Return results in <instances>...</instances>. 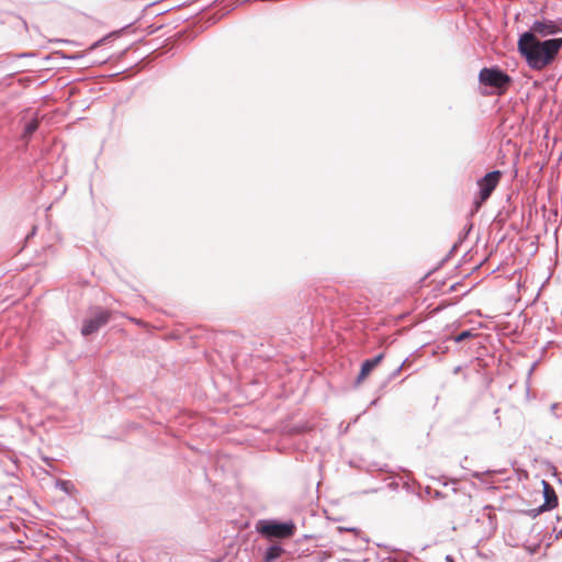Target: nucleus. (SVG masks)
I'll use <instances>...</instances> for the list:
<instances>
[{"mask_svg":"<svg viewBox=\"0 0 562 562\" xmlns=\"http://www.w3.org/2000/svg\"><path fill=\"white\" fill-rule=\"evenodd\" d=\"M517 46L530 68L542 70L558 56L562 48V37L541 42L532 33H524L520 35Z\"/></svg>","mask_w":562,"mask_h":562,"instance_id":"obj_1","label":"nucleus"},{"mask_svg":"<svg viewBox=\"0 0 562 562\" xmlns=\"http://www.w3.org/2000/svg\"><path fill=\"white\" fill-rule=\"evenodd\" d=\"M471 336H472L471 331H469V330L462 331L461 334H459L456 337V341H462V340H464V339H467V338H469Z\"/></svg>","mask_w":562,"mask_h":562,"instance_id":"obj_12","label":"nucleus"},{"mask_svg":"<svg viewBox=\"0 0 562 562\" xmlns=\"http://www.w3.org/2000/svg\"><path fill=\"white\" fill-rule=\"evenodd\" d=\"M543 487L544 504L540 507V512L550 510L558 506V496L554 488L547 482H541Z\"/></svg>","mask_w":562,"mask_h":562,"instance_id":"obj_7","label":"nucleus"},{"mask_svg":"<svg viewBox=\"0 0 562 562\" xmlns=\"http://www.w3.org/2000/svg\"><path fill=\"white\" fill-rule=\"evenodd\" d=\"M330 558H331V553L326 552V551L319 552L317 555L318 562H326Z\"/></svg>","mask_w":562,"mask_h":562,"instance_id":"obj_11","label":"nucleus"},{"mask_svg":"<svg viewBox=\"0 0 562 562\" xmlns=\"http://www.w3.org/2000/svg\"><path fill=\"white\" fill-rule=\"evenodd\" d=\"M502 178L499 170L487 172L482 179L477 181L479 193L474 198L472 213H476L483 203L491 196L492 192L498 186Z\"/></svg>","mask_w":562,"mask_h":562,"instance_id":"obj_2","label":"nucleus"},{"mask_svg":"<svg viewBox=\"0 0 562 562\" xmlns=\"http://www.w3.org/2000/svg\"><path fill=\"white\" fill-rule=\"evenodd\" d=\"M257 530L268 538L285 539L294 535L295 525L293 522L261 521Z\"/></svg>","mask_w":562,"mask_h":562,"instance_id":"obj_4","label":"nucleus"},{"mask_svg":"<svg viewBox=\"0 0 562 562\" xmlns=\"http://www.w3.org/2000/svg\"><path fill=\"white\" fill-rule=\"evenodd\" d=\"M561 31V27L559 24L551 20H542V21H536L529 33H532L535 36L536 34L546 37L549 35H553Z\"/></svg>","mask_w":562,"mask_h":562,"instance_id":"obj_6","label":"nucleus"},{"mask_svg":"<svg viewBox=\"0 0 562 562\" xmlns=\"http://www.w3.org/2000/svg\"><path fill=\"white\" fill-rule=\"evenodd\" d=\"M479 81L487 87L497 89L498 94L507 91L512 78L498 68H483L479 74Z\"/></svg>","mask_w":562,"mask_h":562,"instance_id":"obj_3","label":"nucleus"},{"mask_svg":"<svg viewBox=\"0 0 562 562\" xmlns=\"http://www.w3.org/2000/svg\"><path fill=\"white\" fill-rule=\"evenodd\" d=\"M111 318V312L106 310H98L95 314L86 319L81 327V334L83 336H89L95 331H98L102 326H104Z\"/></svg>","mask_w":562,"mask_h":562,"instance_id":"obj_5","label":"nucleus"},{"mask_svg":"<svg viewBox=\"0 0 562 562\" xmlns=\"http://www.w3.org/2000/svg\"><path fill=\"white\" fill-rule=\"evenodd\" d=\"M283 553V549L280 546H271L268 548L265 554L266 562H273Z\"/></svg>","mask_w":562,"mask_h":562,"instance_id":"obj_9","label":"nucleus"},{"mask_svg":"<svg viewBox=\"0 0 562 562\" xmlns=\"http://www.w3.org/2000/svg\"><path fill=\"white\" fill-rule=\"evenodd\" d=\"M382 359H383V353H380L372 359L366 360L361 366V370L357 378V383L358 384L362 383L368 378V375L371 373V371L381 362Z\"/></svg>","mask_w":562,"mask_h":562,"instance_id":"obj_8","label":"nucleus"},{"mask_svg":"<svg viewBox=\"0 0 562 562\" xmlns=\"http://www.w3.org/2000/svg\"><path fill=\"white\" fill-rule=\"evenodd\" d=\"M40 126V119L35 116L24 127L23 137H30Z\"/></svg>","mask_w":562,"mask_h":562,"instance_id":"obj_10","label":"nucleus"}]
</instances>
